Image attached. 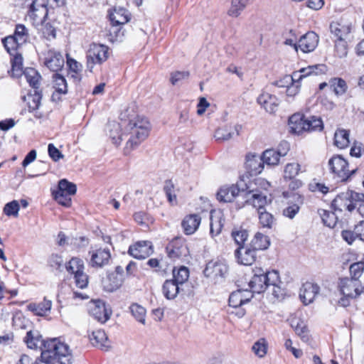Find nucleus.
Returning <instances> with one entry per match:
<instances>
[{
  "label": "nucleus",
  "instance_id": "64",
  "mask_svg": "<svg viewBox=\"0 0 364 364\" xmlns=\"http://www.w3.org/2000/svg\"><path fill=\"white\" fill-rule=\"evenodd\" d=\"M299 209L300 207L298 204H289L286 208L284 209L283 215L285 217L292 219L298 213Z\"/></svg>",
  "mask_w": 364,
  "mask_h": 364
},
{
  "label": "nucleus",
  "instance_id": "54",
  "mask_svg": "<svg viewBox=\"0 0 364 364\" xmlns=\"http://www.w3.org/2000/svg\"><path fill=\"white\" fill-rule=\"evenodd\" d=\"M301 166L298 163H289L285 166L284 177L285 179H293L299 173Z\"/></svg>",
  "mask_w": 364,
  "mask_h": 364
},
{
  "label": "nucleus",
  "instance_id": "57",
  "mask_svg": "<svg viewBox=\"0 0 364 364\" xmlns=\"http://www.w3.org/2000/svg\"><path fill=\"white\" fill-rule=\"evenodd\" d=\"M318 213L323 224L328 227L333 228L336 225V216L333 213L323 209L318 210Z\"/></svg>",
  "mask_w": 364,
  "mask_h": 364
},
{
  "label": "nucleus",
  "instance_id": "12",
  "mask_svg": "<svg viewBox=\"0 0 364 364\" xmlns=\"http://www.w3.org/2000/svg\"><path fill=\"white\" fill-rule=\"evenodd\" d=\"M228 272V265L221 260H212L209 262L204 269L205 275L214 279L224 278Z\"/></svg>",
  "mask_w": 364,
  "mask_h": 364
},
{
  "label": "nucleus",
  "instance_id": "6",
  "mask_svg": "<svg viewBox=\"0 0 364 364\" xmlns=\"http://www.w3.org/2000/svg\"><path fill=\"white\" fill-rule=\"evenodd\" d=\"M362 193L354 191H347L338 194L333 200L332 206L335 210L352 212L355 209L358 202L363 198Z\"/></svg>",
  "mask_w": 364,
  "mask_h": 364
},
{
  "label": "nucleus",
  "instance_id": "50",
  "mask_svg": "<svg viewBox=\"0 0 364 364\" xmlns=\"http://www.w3.org/2000/svg\"><path fill=\"white\" fill-rule=\"evenodd\" d=\"M130 312L132 315L136 318L139 323H145L146 309L138 304H132L130 307Z\"/></svg>",
  "mask_w": 364,
  "mask_h": 364
},
{
  "label": "nucleus",
  "instance_id": "31",
  "mask_svg": "<svg viewBox=\"0 0 364 364\" xmlns=\"http://www.w3.org/2000/svg\"><path fill=\"white\" fill-rule=\"evenodd\" d=\"M181 287L171 279H166L162 286V292L167 299H173L180 293Z\"/></svg>",
  "mask_w": 364,
  "mask_h": 364
},
{
  "label": "nucleus",
  "instance_id": "3",
  "mask_svg": "<svg viewBox=\"0 0 364 364\" xmlns=\"http://www.w3.org/2000/svg\"><path fill=\"white\" fill-rule=\"evenodd\" d=\"M254 275L250 281L249 286L252 293L263 292L269 284H274L279 282V274L277 271L265 272L262 268L253 269Z\"/></svg>",
  "mask_w": 364,
  "mask_h": 364
},
{
  "label": "nucleus",
  "instance_id": "27",
  "mask_svg": "<svg viewBox=\"0 0 364 364\" xmlns=\"http://www.w3.org/2000/svg\"><path fill=\"white\" fill-rule=\"evenodd\" d=\"M200 221L201 218L197 214L186 215L181 222L183 232L188 235L193 234L198 230Z\"/></svg>",
  "mask_w": 364,
  "mask_h": 364
},
{
  "label": "nucleus",
  "instance_id": "38",
  "mask_svg": "<svg viewBox=\"0 0 364 364\" xmlns=\"http://www.w3.org/2000/svg\"><path fill=\"white\" fill-rule=\"evenodd\" d=\"M173 280L182 287L189 278V270L186 267L181 266L179 268L174 267L173 271Z\"/></svg>",
  "mask_w": 364,
  "mask_h": 364
},
{
  "label": "nucleus",
  "instance_id": "41",
  "mask_svg": "<svg viewBox=\"0 0 364 364\" xmlns=\"http://www.w3.org/2000/svg\"><path fill=\"white\" fill-rule=\"evenodd\" d=\"M331 88L333 92L337 95H343L345 94L348 89V85L346 81L340 77H335L329 81Z\"/></svg>",
  "mask_w": 364,
  "mask_h": 364
},
{
  "label": "nucleus",
  "instance_id": "9",
  "mask_svg": "<svg viewBox=\"0 0 364 364\" xmlns=\"http://www.w3.org/2000/svg\"><path fill=\"white\" fill-rule=\"evenodd\" d=\"M166 251L168 257L173 260L186 257L189 255L186 241L182 237H176L170 241Z\"/></svg>",
  "mask_w": 364,
  "mask_h": 364
},
{
  "label": "nucleus",
  "instance_id": "61",
  "mask_svg": "<svg viewBox=\"0 0 364 364\" xmlns=\"http://www.w3.org/2000/svg\"><path fill=\"white\" fill-rule=\"evenodd\" d=\"M19 204L17 200L6 203L4 208V213L7 216L17 217L19 211Z\"/></svg>",
  "mask_w": 364,
  "mask_h": 364
},
{
  "label": "nucleus",
  "instance_id": "49",
  "mask_svg": "<svg viewBox=\"0 0 364 364\" xmlns=\"http://www.w3.org/2000/svg\"><path fill=\"white\" fill-rule=\"evenodd\" d=\"M84 262L78 257H73L66 265L67 271L73 275L84 271Z\"/></svg>",
  "mask_w": 364,
  "mask_h": 364
},
{
  "label": "nucleus",
  "instance_id": "30",
  "mask_svg": "<svg viewBox=\"0 0 364 364\" xmlns=\"http://www.w3.org/2000/svg\"><path fill=\"white\" fill-rule=\"evenodd\" d=\"M52 306L51 300L47 299L46 297L43 301L36 304L31 303L27 306L28 310L33 312L36 316H43L50 312Z\"/></svg>",
  "mask_w": 364,
  "mask_h": 364
},
{
  "label": "nucleus",
  "instance_id": "48",
  "mask_svg": "<svg viewBox=\"0 0 364 364\" xmlns=\"http://www.w3.org/2000/svg\"><path fill=\"white\" fill-rule=\"evenodd\" d=\"M12 36L16 39L18 43L23 45L28 40V30L24 25L17 24L15 28L14 33Z\"/></svg>",
  "mask_w": 364,
  "mask_h": 364
},
{
  "label": "nucleus",
  "instance_id": "16",
  "mask_svg": "<svg viewBox=\"0 0 364 364\" xmlns=\"http://www.w3.org/2000/svg\"><path fill=\"white\" fill-rule=\"evenodd\" d=\"M109 18L112 24V28L109 31L110 33H115L116 38L119 36L120 31L116 27L124 25L129 21V16L128 12L124 9H114V12L109 15Z\"/></svg>",
  "mask_w": 364,
  "mask_h": 364
},
{
  "label": "nucleus",
  "instance_id": "13",
  "mask_svg": "<svg viewBox=\"0 0 364 364\" xmlns=\"http://www.w3.org/2000/svg\"><path fill=\"white\" fill-rule=\"evenodd\" d=\"M128 252L136 259H143L152 254L153 245L150 241H139L129 247Z\"/></svg>",
  "mask_w": 364,
  "mask_h": 364
},
{
  "label": "nucleus",
  "instance_id": "59",
  "mask_svg": "<svg viewBox=\"0 0 364 364\" xmlns=\"http://www.w3.org/2000/svg\"><path fill=\"white\" fill-rule=\"evenodd\" d=\"M364 270V262H358L350 264L349 271L352 279H358L363 274Z\"/></svg>",
  "mask_w": 364,
  "mask_h": 364
},
{
  "label": "nucleus",
  "instance_id": "20",
  "mask_svg": "<svg viewBox=\"0 0 364 364\" xmlns=\"http://www.w3.org/2000/svg\"><path fill=\"white\" fill-rule=\"evenodd\" d=\"M45 65L53 72L60 70L64 65V58L60 52L49 50L46 53Z\"/></svg>",
  "mask_w": 364,
  "mask_h": 364
},
{
  "label": "nucleus",
  "instance_id": "1",
  "mask_svg": "<svg viewBox=\"0 0 364 364\" xmlns=\"http://www.w3.org/2000/svg\"><path fill=\"white\" fill-rule=\"evenodd\" d=\"M122 121H128L126 126L130 137L127 142V148L134 149L145 140L149 134L151 124L149 121L141 116H135L133 107H128L120 114Z\"/></svg>",
  "mask_w": 364,
  "mask_h": 364
},
{
  "label": "nucleus",
  "instance_id": "14",
  "mask_svg": "<svg viewBox=\"0 0 364 364\" xmlns=\"http://www.w3.org/2000/svg\"><path fill=\"white\" fill-rule=\"evenodd\" d=\"M246 202L257 208V211H259L260 210L265 209V205L270 203L271 200L267 198L264 191L254 189L248 192Z\"/></svg>",
  "mask_w": 364,
  "mask_h": 364
},
{
  "label": "nucleus",
  "instance_id": "8",
  "mask_svg": "<svg viewBox=\"0 0 364 364\" xmlns=\"http://www.w3.org/2000/svg\"><path fill=\"white\" fill-rule=\"evenodd\" d=\"M109 48L105 45L93 43L87 53V67L92 71L95 64H101L108 58Z\"/></svg>",
  "mask_w": 364,
  "mask_h": 364
},
{
  "label": "nucleus",
  "instance_id": "5",
  "mask_svg": "<svg viewBox=\"0 0 364 364\" xmlns=\"http://www.w3.org/2000/svg\"><path fill=\"white\" fill-rule=\"evenodd\" d=\"M48 0H25V6L28 8L27 16L32 24L37 27L46 20L48 10Z\"/></svg>",
  "mask_w": 364,
  "mask_h": 364
},
{
  "label": "nucleus",
  "instance_id": "19",
  "mask_svg": "<svg viewBox=\"0 0 364 364\" xmlns=\"http://www.w3.org/2000/svg\"><path fill=\"white\" fill-rule=\"evenodd\" d=\"M318 36L314 31H309L303 35L299 40V48L303 53H310L317 47Z\"/></svg>",
  "mask_w": 364,
  "mask_h": 364
},
{
  "label": "nucleus",
  "instance_id": "11",
  "mask_svg": "<svg viewBox=\"0 0 364 364\" xmlns=\"http://www.w3.org/2000/svg\"><path fill=\"white\" fill-rule=\"evenodd\" d=\"M339 289L343 295L348 297H358L363 291V287L359 279H352L348 277L340 279Z\"/></svg>",
  "mask_w": 364,
  "mask_h": 364
},
{
  "label": "nucleus",
  "instance_id": "43",
  "mask_svg": "<svg viewBox=\"0 0 364 364\" xmlns=\"http://www.w3.org/2000/svg\"><path fill=\"white\" fill-rule=\"evenodd\" d=\"M249 0H232L228 14L232 17H237L245 9Z\"/></svg>",
  "mask_w": 364,
  "mask_h": 364
},
{
  "label": "nucleus",
  "instance_id": "55",
  "mask_svg": "<svg viewBox=\"0 0 364 364\" xmlns=\"http://www.w3.org/2000/svg\"><path fill=\"white\" fill-rule=\"evenodd\" d=\"M74 194H66L61 191H53V196L54 199L60 205L65 207H70L71 205V196Z\"/></svg>",
  "mask_w": 364,
  "mask_h": 364
},
{
  "label": "nucleus",
  "instance_id": "28",
  "mask_svg": "<svg viewBox=\"0 0 364 364\" xmlns=\"http://www.w3.org/2000/svg\"><path fill=\"white\" fill-rule=\"evenodd\" d=\"M27 347L31 349H36L40 348L42 350L44 348V343L46 341L43 340L42 336L38 330H30L26 333V336L23 338Z\"/></svg>",
  "mask_w": 364,
  "mask_h": 364
},
{
  "label": "nucleus",
  "instance_id": "36",
  "mask_svg": "<svg viewBox=\"0 0 364 364\" xmlns=\"http://www.w3.org/2000/svg\"><path fill=\"white\" fill-rule=\"evenodd\" d=\"M270 240L268 236L257 232L252 238L250 246L256 250H263L269 247Z\"/></svg>",
  "mask_w": 364,
  "mask_h": 364
},
{
  "label": "nucleus",
  "instance_id": "42",
  "mask_svg": "<svg viewBox=\"0 0 364 364\" xmlns=\"http://www.w3.org/2000/svg\"><path fill=\"white\" fill-rule=\"evenodd\" d=\"M263 163L268 166H276L279 164L280 156L275 149H267L261 156Z\"/></svg>",
  "mask_w": 364,
  "mask_h": 364
},
{
  "label": "nucleus",
  "instance_id": "10",
  "mask_svg": "<svg viewBox=\"0 0 364 364\" xmlns=\"http://www.w3.org/2000/svg\"><path fill=\"white\" fill-rule=\"evenodd\" d=\"M90 256V265L95 268H102L107 265L111 260V253L109 248L91 247L89 251Z\"/></svg>",
  "mask_w": 364,
  "mask_h": 364
},
{
  "label": "nucleus",
  "instance_id": "22",
  "mask_svg": "<svg viewBox=\"0 0 364 364\" xmlns=\"http://www.w3.org/2000/svg\"><path fill=\"white\" fill-rule=\"evenodd\" d=\"M319 287L311 282H306L300 289L299 296L305 305L309 304L314 300L318 294Z\"/></svg>",
  "mask_w": 364,
  "mask_h": 364
},
{
  "label": "nucleus",
  "instance_id": "4",
  "mask_svg": "<svg viewBox=\"0 0 364 364\" xmlns=\"http://www.w3.org/2000/svg\"><path fill=\"white\" fill-rule=\"evenodd\" d=\"M289 122L293 132L298 134L302 131H321L323 127L321 119L316 116L305 117L295 114L290 117Z\"/></svg>",
  "mask_w": 364,
  "mask_h": 364
},
{
  "label": "nucleus",
  "instance_id": "17",
  "mask_svg": "<svg viewBox=\"0 0 364 364\" xmlns=\"http://www.w3.org/2000/svg\"><path fill=\"white\" fill-rule=\"evenodd\" d=\"M90 314L95 319L104 323L109 318L111 311L107 308L105 302L98 300L90 306Z\"/></svg>",
  "mask_w": 364,
  "mask_h": 364
},
{
  "label": "nucleus",
  "instance_id": "46",
  "mask_svg": "<svg viewBox=\"0 0 364 364\" xmlns=\"http://www.w3.org/2000/svg\"><path fill=\"white\" fill-rule=\"evenodd\" d=\"M53 87L60 94H66L68 92L67 82L65 77L55 73L53 75Z\"/></svg>",
  "mask_w": 364,
  "mask_h": 364
},
{
  "label": "nucleus",
  "instance_id": "39",
  "mask_svg": "<svg viewBox=\"0 0 364 364\" xmlns=\"http://www.w3.org/2000/svg\"><path fill=\"white\" fill-rule=\"evenodd\" d=\"M11 75L13 77H19L23 74V58L21 54H16L11 60Z\"/></svg>",
  "mask_w": 364,
  "mask_h": 364
},
{
  "label": "nucleus",
  "instance_id": "56",
  "mask_svg": "<svg viewBox=\"0 0 364 364\" xmlns=\"http://www.w3.org/2000/svg\"><path fill=\"white\" fill-rule=\"evenodd\" d=\"M57 191L66 193L67 195L75 194L77 188L75 184L69 182L66 179H61L58 182Z\"/></svg>",
  "mask_w": 364,
  "mask_h": 364
},
{
  "label": "nucleus",
  "instance_id": "60",
  "mask_svg": "<svg viewBox=\"0 0 364 364\" xmlns=\"http://www.w3.org/2000/svg\"><path fill=\"white\" fill-rule=\"evenodd\" d=\"M33 92V95L28 96V107L32 111L38 109L41 100V92L38 90Z\"/></svg>",
  "mask_w": 364,
  "mask_h": 364
},
{
  "label": "nucleus",
  "instance_id": "23",
  "mask_svg": "<svg viewBox=\"0 0 364 364\" xmlns=\"http://www.w3.org/2000/svg\"><path fill=\"white\" fill-rule=\"evenodd\" d=\"M240 188L235 185L224 186L217 193V199L220 202L231 203L239 196Z\"/></svg>",
  "mask_w": 364,
  "mask_h": 364
},
{
  "label": "nucleus",
  "instance_id": "45",
  "mask_svg": "<svg viewBox=\"0 0 364 364\" xmlns=\"http://www.w3.org/2000/svg\"><path fill=\"white\" fill-rule=\"evenodd\" d=\"M268 349V343L264 338H261L257 340L252 346V350L254 354L258 358H264Z\"/></svg>",
  "mask_w": 364,
  "mask_h": 364
},
{
  "label": "nucleus",
  "instance_id": "34",
  "mask_svg": "<svg viewBox=\"0 0 364 364\" xmlns=\"http://www.w3.org/2000/svg\"><path fill=\"white\" fill-rule=\"evenodd\" d=\"M92 343L103 350H107L109 348V342L107 334L103 330L99 329L92 332L90 336Z\"/></svg>",
  "mask_w": 364,
  "mask_h": 364
},
{
  "label": "nucleus",
  "instance_id": "21",
  "mask_svg": "<svg viewBox=\"0 0 364 364\" xmlns=\"http://www.w3.org/2000/svg\"><path fill=\"white\" fill-rule=\"evenodd\" d=\"M123 282L124 276L122 273L112 272L109 274L102 281L103 289L107 292H113L122 285Z\"/></svg>",
  "mask_w": 364,
  "mask_h": 364
},
{
  "label": "nucleus",
  "instance_id": "47",
  "mask_svg": "<svg viewBox=\"0 0 364 364\" xmlns=\"http://www.w3.org/2000/svg\"><path fill=\"white\" fill-rule=\"evenodd\" d=\"M2 43L6 48V51L12 55L18 54L16 50L22 44L18 43L16 39H15L12 36H9L2 39Z\"/></svg>",
  "mask_w": 364,
  "mask_h": 364
},
{
  "label": "nucleus",
  "instance_id": "7",
  "mask_svg": "<svg viewBox=\"0 0 364 364\" xmlns=\"http://www.w3.org/2000/svg\"><path fill=\"white\" fill-rule=\"evenodd\" d=\"M328 166L342 181H347L355 172V169H349L348 161L340 155L331 158L328 161Z\"/></svg>",
  "mask_w": 364,
  "mask_h": 364
},
{
  "label": "nucleus",
  "instance_id": "18",
  "mask_svg": "<svg viewBox=\"0 0 364 364\" xmlns=\"http://www.w3.org/2000/svg\"><path fill=\"white\" fill-rule=\"evenodd\" d=\"M245 168L250 176L259 174L264 168L262 156L255 154H248L246 156Z\"/></svg>",
  "mask_w": 364,
  "mask_h": 364
},
{
  "label": "nucleus",
  "instance_id": "52",
  "mask_svg": "<svg viewBox=\"0 0 364 364\" xmlns=\"http://www.w3.org/2000/svg\"><path fill=\"white\" fill-rule=\"evenodd\" d=\"M231 236L238 247H245L244 244L247 241L249 234L245 229H234Z\"/></svg>",
  "mask_w": 364,
  "mask_h": 364
},
{
  "label": "nucleus",
  "instance_id": "44",
  "mask_svg": "<svg viewBox=\"0 0 364 364\" xmlns=\"http://www.w3.org/2000/svg\"><path fill=\"white\" fill-rule=\"evenodd\" d=\"M291 326L294 328L296 333L301 337L302 341L308 342L309 336L306 324L299 320L295 319L291 321Z\"/></svg>",
  "mask_w": 364,
  "mask_h": 364
},
{
  "label": "nucleus",
  "instance_id": "33",
  "mask_svg": "<svg viewBox=\"0 0 364 364\" xmlns=\"http://www.w3.org/2000/svg\"><path fill=\"white\" fill-rule=\"evenodd\" d=\"M311 69L310 66L301 68L298 71L294 72L292 75H286L282 80L277 81L276 84L279 87H284V85L283 84V81H285L286 82L299 81L303 77L312 75Z\"/></svg>",
  "mask_w": 364,
  "mask_h": 364
},
{
  "label": "nucleus",
  "instance_id": "40",
  "mask_svg": "<svg viewBox=\"0 0 364 364\" xmlns=\"http://www.w3.org/2000/svg\"><path fill=\"white\" fill-rule=\"evenodd\" d=\"M258 212L259 225L262 228L271 229L275 223V218L272 214L266 211L265 209Z\"/></svg>",
  "mask_w": 364,
  "mask_h": 364
},
{
  "label": "nucleus",
  "instance_id": "25",
  "mask_svg": "<svg viewBox=\"0 0 364 364\" xmlns=\"http://www.w3.org/2000/svg\"><path fill=\"white\" fill-rule=\"evenodd\" d=\"M241 126L236 124L233 127L225 126L224 127L218 128L214 134V137L217 141H227L235 136L240 134Z\"/></svg>",
  "mask_w": 364,
  "mask_h": 364
},
{
  "label": "nucleus",
  "instance_id": "62",
  "mask_svg": "<svg viewBox=\"0 0 364 364\" xmlns=\"http://www.w3.org/2000/svg\"><path fill=\"white\" fill-rule=\"evenodd\" d=\"M73 276L76 287L80 289H84L87 287L88 276L84 272V271L78 272Z\"/></svg>",
  "mask_w": 364,
  "mask_h": 364
},
{
  "label": "nucleus",
  "instance_id": "26",
  "mask_svg": "<svg viewBox=\"0 0 364 364\" xmlns=\"http://www.w3.org/2000/svg\"><path fill=\"white\" fill-rule=\"evenodd\" d=\"M257 102L270 113L274 112L279 104L278 98L270 93L262 92L257 98Z\"/></svg>",
  "mask_w": 364,
  "mask_h": 364
},
{
  "label": "nucleus",
  "instance_id": "15",
  "mask_svg": "<svg viewBox=\"0 0 364 364\" xmlns=\"http://www.w3.org/2000/svg\"><path fill=\"white\" fill-rule=\"evenodd\" d=\"M256 250L250 247H238L235 251L237 262L242 265L252 264L257 257Z\"/></svg>",
  "mask_w": 364,
  "mask_h": 364
},
{
  "label": "nucleus",
  "instance_id": "63",
  "mask_svg": "<svg viewBox=\"0 0 364 364\" xmlns=\"http://www.w3.org/2000/svg\"><path fill=\"white\" fill-rule=\"evenodd\" d=\"M189 73L186 71H176L171 74V82L175 85L182 80L188 78Z\"/></svg>",
  "mask_w": 364,
  "mask_h": 364
},
{
  "label": "nucleus",
  "instance_id": "24",
  "mask_svg": "<svg viewBox=\"0 0 364 364\" xmlns=\"http://www.w3.org/2000/svg\"><path fill=\"white\" fill-rule=\"evenodd\" d=\"M252 294L248 290L239 289L232 292L229 297V305L233 308H239L244 304L250 301Z\"/></svg>",
  "mask_w": 364,
  "mask_h": 364
},
{
  "label": "nucleus",
  "instance_id": "35",
  "mask_svg": "<svg viewBox=\"0 0 364 364\" xmlns=\"http://www.w3.org/2000/svg\"><path fill=\"white\" fill-rule=\"evenodd\" d=\"M23 75L34 90H38L41 77L36 70L32 68H27L24 70Z\"/></svg>",
  "mask_w": 364,
  "mask_h": 364
},
{
  "label": "nucleus",
  "instance_id": "58",
  "mask_svg": "<svg viewBox=\"0 0 364 364\" xmlns=\"http://www.w3.org/2000/svg\"><path fill=\"white\" fill-rule=\"evenodd\" d=\"M334 50L338 58H344L348 54V46L346 39L335 40Z\"/></svg>",
  "mask_w": 364,
  "mask_h": 364
},
{
  "label": "nucleus",
  "instance_id": "2",
  "mask_svg": "<svg viewBox=\"0 0 364 364\" xmlns=\"http://www.w3.org/2000/svg\"><path fill=\"white\" fill-rule=\"evenodd\" d=\"M43 357L56 360L60 364H72L73 356L69 346L59 338L46 340L44 343Z\"/></svg>",
  "mask_w": 364,
  "mask_h": 364
},
{
  "label": "nucleus",
  "instance_id": "32",
  "mask_svg": "<svg viewBox=\"0 0 364 364\" xmlns=\"http://www.w3.org/2000/svg\"><path fill=\"white\" fill-rule=\"evenodd\" d=\"M107 134L112 139L113 144L119 145L122 140L120 124L114 121L109 122L106 127Z\"/></svg>",
  "mask_w": 364,
  "mask_h": 364
},
{
  "label": "nucleus",
  "instance_id": "51",
  "mask_svg": "<svg viewBox=\"0 0 364 364\" xmlns=\"http://www.w3.org/2000/svg\"><path fill=\"white\" fill-rule=\"evenodd\" d=\"M39 26H41L40 30L45 38L47 40H52L55 38L56 30L52 23L50 22H46V21L43 20V23H40Z\"/></svg>",
  "mask_w": 364,
  "mask_h": 364
},
{
  "label": "nucleus",
  "instance_id": "53",
  "mask_svg": "<svg viewBox=\"0 0 364 364\" xmlns=\"http://www.w3.org/2000/svg\"><path fill=\"white\" fill-rule=\"evenodd\" d=\"M164 191L166 193L168 202L171 205H176L177 203V198L175 193L174 185L171 181L168 180L165 181Z\"/></svg>",
  "mask_w": 364,
  "mask_h": 364
},
{
  "label": "nucleus",
  "instance_id": "37",
  "mask_svg": "<svg viewBox=\"0 0 364 364\" xmlns=\"http://www.w3.org/2000/svg\"><path fill=\"white\" fill-rule=\"evenodd\" d=\"M349 132L346 129H338L334 134V144L339 149H344L349 145Z\"/></svg>",
  "mask_w": 364,
  "mask_h": 364
},
{
  "label": "nucleus",
  "instance_id": "29",
  "mask_svg": "<svg viewBox=\"0 0 364 364\" xmlns=\"http://www.w3.org/2000/svg\"><path fill=\"white\" fill-rule=\"evenodd\" d=\"M329 28L331 34L336 38V40L346 39L350 32V26L340 21L331 22Z\"/></svg>",
  "mask_w": 364,
  "mask_h": 364
}]
</instances>
